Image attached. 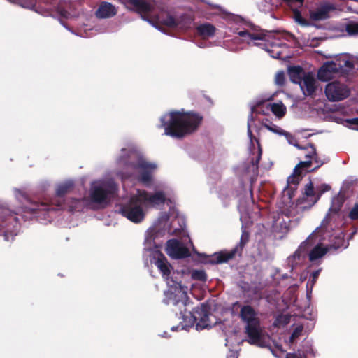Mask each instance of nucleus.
<instances>
[{"label":"nucleus","mask_w":358,"mask_h":358,"mask_svg":"<svg viewBox=\"0 0 358 358\" xmlns=\"http://www.w3.org/2000/svg\"><path fill=\"white\" fill-rule=\"evenodd\" d=\"M178 218L176 210L171 208L169 213H161L153 224L146 231L144 241L143 261L145 266L155 265L161 273L166 281L168 290L164 292V303L167 305L172 304L178 307L180 310L179 318L182 320L178 326L171 327L172 331L188 329L195 324L197 331L209 329L213 326L210 321L207 311V306L202 305L197 307L193 312L187 311L185 307L188 305V287L182 286L176 280V273L166 257L159 251V245L155 240L164 236L166 234H172L176 231L171 230L176 220Z\"/></svg>","instance_id":"obj_1"},{"label":"nucleus","mask_w":358,"mask_h":358,"mask_svg":"<svg viewBox=\"0 0 358 358\" xmlns=\"http://www.w3.org/2000/svg\"><path fill=\"white\" fill-rule=\"evenodd\" d=\"M178 218L176 210L171 208L169 213H161L153 224L146 231L144 241L143 261L145 266L155 265L161 273L166 281L168 290L164 292V303L167 305L172 304L178 307L180 310L179 318L182 320L178 326L171 327L172 331L188 329L195 324L197 331L209 329L213 326L210 321L207 311V306L202 305L197 307L193 312L187 311L185 307L188 305V287L182 286L176 280V273L166 257L159 251V245L155 240L164 236L166 234H172L176 231L171 230L176 220Z\"/></svg>","instance_id":"obj_2"},{"label":"nucleus","mask_w":358,"mask_h":358,"mask_svg":"<svg viewBox=\"0 0 358 358\" xmlns=\"http://www.w3.org/2000/svg\"><path fill=\"white\" fill-rule=\"evenodd\" d=\"M342 202L338 198L332 200V205L320 227L300 245L297 250L287 259L288 264L292 269L301 264L308 252L309 260L311 262L320 263L323 257L330 250L328 245H324V241L329 236V229H332L331 221L338 217V212Z\"/></svg>","instance_id":"obj_3"},{"label":"nucleus","mask_w":358,"mask_h":358,"mask_svg":"<svg viewBox=\"0 0 358 358\" xmlns=\"http://www.w3.org/2000/svg\"><path fill=\"white\" fill-rule=\"evenodd\" d=\"M166 186L157 185L154 192L136 189L117 205V211L134 224L143 222L149 210L162 205L166 200Z\"/></svg>","instance_id":"obj_4"},{"label":"nucleus","mask_w":358,"mask_h":358,"mask_svg":"<svg viewBox=\"0 0 358 358\" xmlns=\"http://www.w3.org/2000/svg\"><path fill=\"white\" fill-rule=\"evenodd\" d=\"M117 164L123 169L115 172L122 180L129 178L136 174L137 180L148 187L152 185L153 174L158 169L157 163L145 158L134 144L121 149L117 158Z\"/></svg>","instance_id":"obj_5"},{"label":"nucleus","mask_w":358,"mask_h":358,"mask_svg":"<svg viewBox=\"0 0 358 358\" xmlns=\"http://www.w3.org/2000/svg\"><path fill=\"white\" fill-rule=\"evenodd\" d=\"M117 191V185L108 177L94 180L90 184L88 198L81 199H71L63 208H68L69 211H80L85 208L96 209L104 208L109 203Z\"/></svg>","instance_id":"obj_6"},{"label":"nucleus","mask_w":358,"mask_h":358,"mask_svg":"<svg viewBox=\"0 0 358 358\" xmlns=\"http://www.w3.org/2000/svg\"><path fill=\"white\" fill-rule=\"evenodd\" d=\"M161 128L164 134L176 138H181L194 132L199 127L202 117L194 112L171 110L160 117Z\"/></svg>","instance_id":"obj_7"},{"label":"nucleus","mask_w":358,"mask_h":358,"mask_svg":"<svg viewBox=\"0 0 358 358\" xmlns=\"http://www.w3.org/2000/svg\"><path fill=\"white\" fill-rule=\"evenodd\" d=\"M234 306L239 308V317L245 324V333L248 337V342L251 345H257L261 348H269V336L264 332L261 325L259 312L251 305L241 304L236 302ZM272 354L276 356L275 352L270 349Z\"/></svg>","instance_id":"obj_8"},{"label":"nucleus","mask_w":358,"mask_h":358,"mask_svg":"<svg viewBox=\"0 0 358 358\" xmlns=\"http://www.w3.org/2000/svg\"><path fill=\"white\" fill-rule=\"evenodd\" d=\"M325 94L331 101H339L347 98L350 94L348 87L340 82H331L326 85Z\"/></svg>","instance_id":"obj_9"},{"label":"nucleus","mask_w":358,"mask_h":358,"mask_svg":"<svg viewBox=\"0 0 358 358\" xmlns=\"http://www.w3.org/2000/svg\"><path fill=\"white\" fill-rule=\"evenodd\" d=\"M73 186L74 182L71 179L66 180L62 182L59 183L57 185L55 190L56 197L52 201L51 204L47 203L48 208V209L44 210V211L50 213L55 210L63 208V204L61 201L62 197L71 190Z\"/></svg>","instance_id":"obj_10"},{"label":"nucleus","mask_w":358,"mask_h":358,"mask_svg":"<svg viewBox=\"0 0 358 358\" xmlns=\"http://www.w3.org/2000/svg\"><path fill=\"white\" fill-rule=\"evenodd\" d=\"M253 116L251 115L248 120V136L250 139V152L251 156V163L254 166H257L262 156V148L257 139L252 136V127L253 125Z\"/></svg>","instance_id":"obj_11"},{"label":"nucleus","mask_w":358,"mask_h":358,"mask_svg":"<svg viewBox=\"0 0 358 358\" xmlns=\"http://www.w3.org/2000/svg\"><path fill=\"white\" fill-rule=\"evenodd\" d=\"M189 246H192V243L189 242V245H185L176 239L169 240L167 241L166 252L169 256L173 259H180L189 256Z\"/></svg>","instance_id":"obj_12"},{"label":"nucleus","mask_w":358,"mask_h":358,"mask_svg":"<svg viewBox=\"0 0 358 358\" xmlns=\"http://www.w3.org/2000/svg\"><path fill=\"white\" fill-rule=\"evenodd\" d=\"M14 195L16 199L18 200L20 203L25 202L23 207L22 208L24 212L36 213L37 211L46 210L48 208L47 203L32 202L27 197L25 194L20 189H15L14 190Z\"/></svg>","instance_id":"obj_13"},{"label":"nucleus","mask_w":358,"mask_h":358,"mask_svg":"<svg viewBox=\"0 0 358 358\" xmlns=\"http://www.w3.org/2000/svg\"><path fill=\"white\" fill-rule=\"evenodd\" d=\"M290 218L285 213H275L272 215L273 231L281 235L288 232L290 228Z\"/></svg>","instance_id":"obj_14"},{"label":"nucleus","mask_w":358,"mask_h":358,"mask_svg":"<svg viewBox=\"0 0 358 358\" xmlns=\"http://www.w3.org/2000/svg\"><path fill=\"white\" fill-rule=\"evenodd\" d=\"M126 6L131 9L141 13L142 18L151 23V22L143 17V15H147L152 12L154 10V5L148 2L146 0H122Z\"/></svg>","instance_id":"obj_15"},{"label":"nucleus","mask_w":358,"mask_h":358,"mask_svg":"<svg viewBox=\"0 0 358 358\" xmlns=\"http://www.w3.org/2000/svg\"><path fill=\"white\" fill-rule=\"evenodd\" d=\"M158 21L171 28H178L180 29H186L190 27L192 20L186 16H181L176 18L171 15H167L165 18L161 17L158 18Z\"/></svg>","instance_id":"obj_16"},{"label":"nucleus","mask_w":358,"mask_h":358,"mask_svg":"<svg viewBox=\"0 0 358 358\" xmlns=\"http://www.w3.org/2000/svg\"><path fill=\"white\" fill-rule=\"evenodd\" d=\"M333 62L341 74H346L354 68L353 58L346 54L338 55Z\"/></svg>","instance_id":"obj_17"},{"label":"nucleus","mask_w":358,"mask_h":358,"mask_svg":"<svg viewBox=\"0 0 358 358\" xmlns=\"http://www.w3.org/2000/svg\"><path fill=\"white\" fill-rule=\"evenodd\" d=\"M316 83L317 81L314 76L310 73H307L306 76H303L299 85L305 96H312L315 92Z\"/></svg>","instance_id":"obj_18"},{"label":"nucleus","mask_w":358,"mask_h":358,"mask_svg":"<svg viewBox=\"0 0 358 358\" xmlns=\"http://www.w3.org/2000/svg\"><path fill=\"white\" fill-rule=\"evenodd\" d=\"M338 73L336 64L333 61L325 62L317 72V78L322 81H328L331 80L334 75Z\"/></svg>","instance_id":"obj_19"},{"label":"nucleus","mask_w":358,"mask_h":358,"mask_svg":"<svg viewBox=\"0 0 358 358\" xmlns=\"http://www.w3.org/2000/svg\"><path fill=\"white\" fill-rule=\"evenodd\" d=\"M117 10L112 3L103 1L100 3L96 11V15L98 18L106 19L110 18L117 14Z\"/></svg>","instance_id":"obj_20"},{"label":"nucleus","mask_w":358,"mask_h":358,"mask_svg":"<svg viewBox=\"0 0 358 358\" xmlns=\"http://www.w3.org/2000/svg\"><path fill=\"white\" fill-rule=\"evenodd\" d=\"M301 168V166H298L297 165L294 168L293 173L287 178V185L284 188V192L289 194V198H291L289 192L295 189L301 179V172L299 171Z\"/></svg>","instance_id":"obj_21"},{"label":"nucleus","mask_w":358,"mask_h":358,"mask_svg":"<svg viewBox=\"0 0 358 358\" xmlns=\"http://www.w3.org/2000/svg\"><path fill=\"white\" fill-rule=\"evenodd\" d=\"M305 156L307 158V159L306 161L301 162L298 164V166H301L304 169H309L311 164V159L315 160V162L317 164V167H319L320 166V165L322 164V162H320L317 160L316 150L313 145H308L307 147L305 148Z\"/></svg>","instance_id":"obj_22"},{"label":"nucleus","mask_w":358,"mask_h":358,"mask_svg":"<svg viewBox=\"0 0 358 358\" xmlns=\"http://www.w3.org/2000/svg\"><path fill=\"white\" fill-rule=\"evenodd\" d=\"M238 34L243 38L244 41H245L248 43H250V41H255L254 45H263L259 42L256 41H266V34L263 32L261 33H256V34H252L247 31H241L238 32Z\"/></svg>","instance_id":"obj_23"},{"label":"nucleus","mask_w":358,"mask_h":358,"mask_svg":"<svg viewBox=\"0 0 358 358\" xmlns=\"http://www.w3.org/2000/svg\"><path fill=\"white\" fill-rule=\"evenodd\" d=\"M15 221L14 227L17 229V219L10 212L9 210L0 208V230L4 227H8V222Z\"/></svg>","instance_id":"obj_24"},{"label":"nucleus","mask_w":358,"mask_h":358,"mask_svg":"<svg viewBox=\"0 0 358 358\" xmlns=\"http://www.w3.org/2000/svg\"><path fill=\"white\" fill-rule=\"evenodd\" d=\"M197 32L203 38L213 37L216 31V28L210 23L201 24L196 27Z\"/></svg>","instance_id":"obj_25"},{"label":"nucleus","mask_w":358,"mask_h":358,"mask_svg":"<svg viewBox=\"0 0 358 358\" xmlns=\"http://www.w3.org/2000/svg\"><path fill=\"white\" fill-rule=\"evenodd\" d=\"M288 74L292 82L299 84L306 73L303 69L299 66H289L288 68Z\"/></svg>","instance_id":"obj_26"},{"label":"nucleus","mask_w":358,"mask_h":358,"mask_svg":"<svg viewBox=\"0 0 358 358\" xmlns=\"http://www.w3.org/2000/svg\"><path fill=\"white\" fill-rule=\"evenodd\" d=\"M269 108L273 114L278 119L282 118L287 112V108L282 101L269 103L268 104Z\"/></svg>","instance_id":"obj_27"},{"label":"nucleus","mask_w":358,"mask_h":358,"mask_svg":"<svg viewBox=\"0 0 358 358\" xmlns=\"http://www.w3.org/2000/svg\"><path fill=\"white\" fill-rule=\"evenodd\" d=\"M234 251L215 252L210 257L209 262L212 264H221L231 259L234 256Z\"/></svg>","instance_id":"obj_28"},{"label":"nucleus","mask_w":358,"mask_h":358,"mask_svg":"<svg viewBox=\"0 0 358 358\" xmlns=\"http://www.w3.org/2000/svg\"><path fill=\"white\" fill-rule=\"evenodd\" d=\"M329 8L323 6L310 12V18L315 21L323 20L329 17Z\"/></svg>","instance_id":"obj_29"},{"label":"nucleus","mask_w":358,"mask_h":358,"mask_svg":"<svg viewBox=\"0 0 358 358\" xmlns=\"http://www.w3.org/2000/svg\"><path fill=\"white\" fill-rule=\"evenodd\" d=\"M262 125L268 131L277 135L283 136V134H285V131L284 129H282L281 127H278L276 124L269 122L268 120L263 122Z\"/></svg>","instance_id":"obj_30"},{"label":"nucleus","mask_w":358,"mask_h":358,"mask_svg":"<svg viewBox=\"0 0 358 358\" xmlns=\"http://www.w3.org/2000/svg\"><path fill=\"white\" fill-rule=\"evenodd\" d=\"M348 245V243L344 241L343 234L341 232L336 236V241L332 245H329L328 246L330 248V250L331 248L337 250L340 248H346Z\"/></svg>","instance_id":"obj_31"},{"label":"nucleus","mask_w":358,"mask_h":358,"mask_svg":"<svg viewBox=\"0 0 358 358\" xmlns=\"http://www.w3.org/2000/svg\"><path fill=\"white\" fill-rule=\"evenodd\" d=\"M345 31L349 36L358 35V21H350L345 25Z\"/></svg>","instance_id":"obj_32"},{"label":"nucleus","mask_w":358,"mask_h":358,"mask_svg":"<svg viewBox=\"0 0 358 358\" xmlns=\"http://www.w3.org/2000/svg\"><path fill=\"white\" fill-rule=\"evenodd\" d=\"M303 330V327L301 324H297L293 332L292 333L289 338V343H292L294 342V341L298 338L299 336L302 335V332Z\"/></svg>","instance_id":"obj_33"},{"label":"nucleus","mask_w":358,"mask_h":358,"mask_svg":"<svg viewBox=\"0 0 358 358\" xmlns=\"http://www.w3.org/2000/svg\"><path fill=\"white\" fill-rule=\"evenodd\" d=\"M289 319L288 315H280L276 317L273 324L276 327L284 326L289 322Z\"/></svg>","instance_id":"obj_34"},{"label":"nucleus","mask_w":358,"mask_h":358,"mask_svg":"<svg viewBox=\"0 0 358 358\" xmlns=\"http://www.w3.org/2000/svg\"><path fill=\"white\" fill-rule=\"evenodd\" d=\"M191 276L194 280L204 281L206 279V275L203 270H193Z\"/></svg>","instance_id":"obj_35"},{"label":"nucleus","mask_w":358,"mask_h":358,"mask_svg":"<svg viewBox=\"0 0 358 358\" xmlns=\"http://www.w3.org/2000/svg\"><path fill=\"white\" fill-rule=\"evenodd\" d=\"M294 17L295 21L303 27H307L310 24L301 16L299 11L296 9L294 10Z\"/></svg>","instance_id":"obj_36"},{"label":"nucleus","mask_w":358,"mask_h":358,"mask_svg":"<svg viewBox=\"0 0 358 358\" xmlns=\"http://www.w3.org/2000/svg\"><path fill=\"white\" fill-rule=\"evenodd\" d=\"M285 75L283 71H279L276 73L275 81L278 85H282L285 83Z\"/></svg>","instance_id":"obj_37"},{"label":"nucleus","mask_w":358,"mask_h":358,"mask_svg":"<svg viewBox=\"0 0 358 358\" xmlns=\"http://www.w3.org/2000/svg\"><path fill=\"white\" fill-rule=\"evenodd\" d=\"M283 136L285 137L289 144L299 148L296 139L290 133L285 131V134H284Z\"/></svg>","instance_id":"obj_38"},{"label":"nucleus","mask_w":358,"mask_h":358,"mask_svg":"<svg viewBox=\"0 0 358 358\" xmlns=\"http://www.w3.org/2000/svg\"><path fill=\"white\" fill-rule=\"evenodd\" d=\"M348 216L351 220L358 219V203L354 205L350 210Z\"/></svg>","instance_id":"obj_39"},{"label":"nucleus","mask_w":358,"mask_h":358,"mask_svg":"<svg viewBox=\"0 0 358 358\" xmlns=\"http://www.w3.org/2000/svg\"><path fill=\"white\" fill-rule=\"evenodd\" d=\"M320 271H321V269H319V270H317L312 273L311 276H310V280L308 282V285H309V284L310 285L311 288L313 287L315 282H316Z\"/></svg>","instance_id":"obj_40"},{"label":"nucleus","mask_w":358,"mask_h":358,"mask_svg":"<svg viewBox=\"0 0 358 358\" xmlns=\"http://www.w3.org/2000/svg\"><path fill=\"white\" fill-rule=\"evenodd\" d=\"M305 194L308 196L313 195V194H314V187H313V185L312 182H309L306 185Z\"/></svg>","instance_id":"obj_41"},{"label":"nucleus","mask_w":358,"mask_h":358,"mask_svg":"<svg viewBox=\"0 0 358 358\" xmlns=\"http://www.w3.org/2000/svg\"><path fill=\"white\" fill-rule=\"evenodd\" d=\"M286 358H306V356L299 350L297 353H288Z\"/></svg>","instance_id":"obj_42"},{"label":"nucleus","mask_w":358,"mask_h":358,"mask_svg":"<svg viewBox=\"0 0 358 358\" xmlns=\"http://www.w3.org/2000/svg\"><path fill=\"white\" fill-rule=\"evenodd\" d=\"M3 233V236L6 241H10L13 239V236L17 234L16 232L14 233L13 231H9L8 229L4 231Z\"/></svg>","instance_id":"obj_43"},{"label":"nucleus","mask_w":358,"mask_h":358,"mask_svg":"<svg viewBox=\"0 0 358 358\" xmlns=\"http://www.w3.org/2000/svg\"><path fill=\"white\" fill-rule=\"evenodd\" d=\"M248 240V234L246 233L245 231H243L241 238V244L244 245L247 243Z\"/></svg>","instance_id":"obj_44"},{"label":"nucleus","mask_w":358,"mask_h":358,"mask_svg":"<svg viewBox=\"0 0 358 358\" xmlns=\"http://www.w3.org/2000/svg\"><path fill=\"white\" fill-rule=\"evenodd\" d=\"M227 358H238V352L237 351H230L229 354L227 355Z\"/></svg>","instance_id":"obj_45"},{"label":"nucleus","mask_w":358,"mask_h":358,"mask_svg":"<svg viewBox=\"0 0 358 358\" xmlns=\"http://www.w3.org/2000/svg\"><path fill=\"white\" fill-rule=\"evenodd\" d=\"M59 13H60L61 15L63 16L65 18H70L71 17V14L68 11H66L65 10H61L59 11Z\"/></svg>","instance_id":"obj_46"},{"label":"nucleus","mask_w":358,"mask_h":358,"mask_svg":"<svg viewBox=\"0 0 358 358\" xmlns=\"http://www.w3.org/2000/svg\"><path fill=\"white\" fill-rule=\"evenodd\" d=\"M348 122L351 123V124H356V125H358V117L357 118H352L351 120H348Z\"/></svg>","instance_id":"obj_47"},{"label":"nucleus","mask_w":358,"mask_h":358,"mask_svg":"<svg viewBox=\"0 0 358 358\" xmlns=\"http://www.w3.org/2000/svg\"><path fill=\"white\" fill-rule=\"evenodd\" d=\"M280 55H281V53L280 52H277L274 55H271V57H273V58H279L280 57Z\"/></svg>","instance_id":"obj_48"},{"label":"nucleus","mask_w":358,"mask_h":358,"mask_svg":"<svg viewBox=\"0 0 358 358\" xmlns=\"http://www.w3.org/2000/svg\"><path fill=\"white\" fill-rule=\"evenodd\" d=\"M10 2L15 3H21V0H8Z\"/></svg>","instance_id":"obj_49"},{"label":"nucleus","mask_w":358,"mask_h":358,"mask_svg":"<svg viewBox=\"0 0 358 358\" xmlns=\"http://www.w3.org/2000/svg\"><path fill=\"white\" fill-rule=\"evenodd\" d=\"M161 336H162V337H168L167 333L166 332H164L163 334H161Z\"/></svg>","instance_id":"obj_50"},{"label":"nucleus","mask_w":358,"mask_h":358,"mask_svg":"<svg viewBox=\"0 0 358 358\" xmlns=\"http://www.w3.org/2000/svg\"><path fill=\"white\" fill-rule=\"evenodd\" d=\"M51 218H52V217H48V221H50V219H51Z\"/></svg>","instance_id":"obj_51"},{"label":"nucleus","mask_w":358,"mask_h":358,"mask_svg":"<svg viewBox=\"0 0 358 358\" xmlns=\"http://www.w3.org/2000/svg\"><path fill=\"white\" fill-rule=\"evenodd\" d=\"M252 113H254V110H252ZM252 115V113H251L249 116Z\"/></svg>","instance_id":"obj_52"}]
</instances>
